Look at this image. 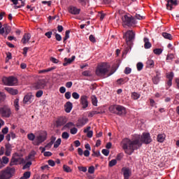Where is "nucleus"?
Here are the masks:
<instances>
[{
  "mask_svg": "<svg viewBox=\"0 0 179 179\" xmlns=\"http://www.w3.org/2000/svg\"><path fill=\"white\" fill-rule=\"evenodd\" d=\"M3 82L4 85H6L7 86H13V85H15V82H16V78L13 76L8 78H3Z\"/></svg>",
  "mask_w": 179,
  "mask_h": 179,
  "instance_id": "12",
  "label": "nucleus"
},
{
  "mask_svg": "<svg viewBox=\"0 0 179 179\" xmlns=\"http://www.w3.org/2000/svg\"><path fill=\"white\" fill-rule=\"evenodd\" d=\"M63 170L65 171V173H71L72 171V169H71V167L68 166L67 165L63 166Z\"/></svg>",
  "mask_w": 179,
  "mask_h": 179,
  "instance_id": "40",
  "label": "nucleus"
},
{
  "mask_svg": "<svg viewBox=\"0 0 179 179\" xmlns=\"http://www.w3.org/2000/svg\"><path fill=\"white\" fill-rule=\"evenodd\" d=\"M61 142H62L61 138H58V139L55 141V144H54V148H55V149H57V148H59V145H61Z\"/></svg>",
  "mask_w": 179,
  "mask_h": 179,
  "instance_id": "42",
  "label": "nucleus"
},
{
  "mask_svg": "<svg viewBox=\"0 0 179 179\" xmlns=\"http://www.w3.org/2000/svg\"><path fill=\"white\" fill-rule=\"evenodd\" d=\"M162 36L164 38H166L167 40H173V36H171V34L167 32L162 33Z\"/></svg>",
  "mask_w": 179,
  "mask_h": 179,
  "instance_id": "28",
  "label": "nucleus"
},
{
  "mask_svg": "<svg viewBox=\"0 0 179 179\" xmlns=\"http://www.w3.org/2000/svg\"><path fill=\"white\" fill-rule=\"evenodd\" d=\"M79 171H83V173H86L87 171V168L86 166H78Z\"/></svg>",
  "mask_w": 179,
  "mask_h": 179,
  "instance_id": "52",
  "label": "nucleus"
},
{
  "mask_svg": "<svg viewBox=\"0 0 179 179\" xmlns=\"http://www.w3.org/2000/svg\"><path fill=\"white\" fill-rule=\"evenodd\" d=\"M166 139V135L165 134H158L157 137V142H159L160 143H163L164 142V140Z\"/></svg>",
  "mask_w": 179,
  "mask_h": 179,
  "instance_id": "26",
  "label": "nucleus"
},
{
  "mask_svg": "<svg viewBox=\"0 0 179 179\" xmlns=\"http://www.w3.org/2000/svg\"><path fill=\"white\" fill-rule=\"evenodd\" d=\"M21 1V5L20 6H15V9H19L20 8H22V6H24L25 3L24 1H23V0H20Z\"/></svg>",
  "mask_w": 179,
  "mask_h": 179,
  "instance_id": "59",
  "label": "nucleus"
},
{
  "mask_svg": "<svg viewBox=\"0 0 179 179\" xmlns=\"http://www.w3.org/2000/svg\"><path fill=\"white\" fill-rule=\"evenodd\" d=\"M124 26H128V27H131L134 24H136V21L135 17L131 15H124L122 17Z\"/></svg>",
  "mask_w": 179,
  "mask_h": 179,
  "instance_id": "5",
  "label": "nucleus"
},
{
  "mask_svg": "<svg viewBox=\"0 0 179 179\" xmlns=\"http://www.w3.org/2000/svg\"><path fill=\"white\" fill-rule=\"evenodd\" d=\"M147 66L148 68H153L155 66V62L152 59H148L147 61Z\"/></svg>",
  "mask_w": 179,
  "mask_h": 179,
  "instance_id": "32",
  "label": "nucleus"
},
{
  "mask_svg": "<svg viewBox=\"0 0 179 179\" xmlns=\"http://www.w3.org/2000/svg\"><path fill=\"white\" fill-rule=\"evenodd\" d=\"M45 36L48 37V38H51V36H52V31H48L45 34Z\"/></svg>",
  "mask_w": 179,
  "mask_h": 179,
  "instance_id": "64",
  "label": "nucleus"
},
{
  "mask_svg": "<svg viewBox=\"0 0 179 179\" xmlns=\"http://www.w3.org/2000/svg\"><path fill=\"white\" fill-rule=\"evenodd\" d=\"M92 156H95L96 157H100L101 154L100 151H94V150H92Z\"/></svg>",
  "mask_w": 179,
  "mask_h": 179,
  "instance_id": "55",
  "label": "nucleus"
},
{
  "mask_svg": "<svg viewBox=\"0 0 179 179\" xmlns=\"http://www.w3.org/2000/svg\"><path fill=\"white\" fill-rule=\"evenodd\" d=\"M30 176H31V173L30 171H27L23 174V177H24L26 179L30 178Z\"/></svg>",
  "mask_w": 179,
  "mask_h": 179,
  "instance_id": "53",
  "label": "nucleus"
},
{
  "mask_svg": "<svg viewBox=\"0 0 179 179\" xmlns=\"http://www.w3.org/2000/svg\"><path fill=\"white\" fill-rule=\"evenodd\" d=\"M136 66H137V71H142V69H143V63L138 62L137 63Z\"/></svg>",
  "mask_w": 179,
  "mask_h": 179,
  "instance_id": "45",
  "label": "nucleus"
},
{
  "mask_svg": "<svg viewBox=\"0 0 179 179\" xmlns=\"http://www.w3.org/2000/svg\"><path fill=\"white\" fill-rule=\"evenodd\" d=\"M19 162H20V163H24V159L21 158L20 155H19V153L17 152H15V154H13L11 158L10 166H15Z\"/></svg>",
  "mask_w": 179,
  "mask_h": 179,
  "instance_id": "6",
  "label": "nucleus"
},
{
  "mask_svg": "<svg viewBox=\"0 0 179 179\" xmlns=\"http://www.w3.org/2000/svg\"><path fill=\"white\" fill-rule=\"evenodd\" d=\"M55 37L57 41H61L62 40V36H61L57 32H55Z\"/></svg>",
  "mask_w": 179,
  "mask_h": 179,
  "instance_id": "49",
  "label": "nucleus"
},
{
  "mask_svg": "<svg viewBox=\"0 0 179 179\" xmlns=\"http://www.w3.org/2000/svg\"><path fill=\"white\" fill-rule=\"evenodd\" d=\"M34 156H36V152L33 151L28 155L29 159H34Z\"/></svg>",
  "mask_w": 179,
  "mask_h": 179,
  "instance_id": "56",
  "label": "nucleus"
},
{
  "mask_svg": "<svg viewBox=\"0 0 179 179\" xmlns=\"http://www.w3.org/2000/svg\"><path fill=\"white\" fill-rule=\"evenodd\" d=\"M92 102L95 107H97V98L96 96H92Z\"/></svg>",
  "mask_w": 179,
  "mask_h": 179,
  "instance_id": "44",
  "label": "nucleus"
},
{
  "mask_svg": "<svg viewBox=\"0 0 179 179\" xmlns=\"http://www.w3.org/2000/svg\"><path fill=\"white\" fill-rule=\"evenodd\" d=\"M70 133L71 134V135H76V134H78V129L76 127L71 129Z\"/></svg>",
  "mask_w": 179,
  "mask_h": 179,
  "instance_id": "50",
  "label": "nucleus"
},
{
  "mask_svg": "<svg viewBox=\"0 0 179 179\" xmlns=\"http://www.w3.org/2000/svg\"><path fill=\"white\" fill-rule=\"evenodd\" d=\"M43 90H38L36 94V96L38 98H40L41 97V96H43Z\"/></svg>",
  "mask_w": 179,
  "mask_h": 179,
  "instance_id": "60",
  "label": "nucleus"
},
{
  "mask_svg": "<svg viewBox=\"0 0 179 179\" xmlns=\"http://www.w3.org/2000/svg\"><path fill=\"white\" fill-rule=\"evenodd\" d=\"M131 72H132V69L129 67H126L124 69V71L125 75H129V73H131Z\"/></svg>",
  "mask_w": 179,
  "mask_h": 179,
  "instance_id": "51",
  "label": "nucleus"
},
{
  "mask_svg": "<svg viewBox=\"0 0 179 179\" xmlns=\"http://www.w3.org/2000/svg\"><path fill=\"white\" fill-rule=\"evenodd\" d=\"M123 38H125L127 44H129L135 38V33L133 31L129 30L124 34Z\"/></svg>",
  "mask_w": 179,
  "mask_h": 179,
  "instance_id": "8",
  "label": "nucleus"
},
{
  "mask_svg": "<svg viewBox=\"0 0 179 179\" xmlns=\"http://www.w3.org/2000/svg\"><path fill=\"white\" fill-rule=\"evenodd\" d=\"M1 162L5 166V164H8V163H9V158H8V157H3Z\"/></svg>",
  "mask_w": 179,
  "mask_h": 179,
  "instance_id": "48",
  "label": "nucleus"
},
{
  "mask_svg": "<svg viewBox=\"0 0 179 179\" xmlns=\"http://www.w3.org/2000/svg\"><path fill=\"white\" fill-rule=\"evenodd\" d=\"M6 99V94L3 92H0V103H2V101H5Z\"/></svg>",
  "mask_w": 179,
  "mask_h": 179,
  "instance_id": "38",
  "label": "nucleus"
},
{
  "mask_svg": "<svg viewBox=\"0 0 179 179\" xmlns=\"http://www.w3.org/2000/svg\"><path fill=\"white\" fill-rule=\"evenodd\" d=\"M62 139H68L69 138V133L64 131L62 134Z\"/></svg>",
  "mask_w": 179,
  "mask_h": 179,
  "instance_id": "47",
  "label": "nucleus"
},
{
  "mask_svg": "<svg viewBox=\"0 0 179 179\" xmlns=\"http://www.w3.org/2000/svg\"><path fill=\"white\" fill-rule=\"evenodd\" d=\"M110 113L116 114V115H125L127 114V108L121 105H113L109 107Z\"/></svg>",
  "mask_w": 179,
  "mask_h": 179,
  "instance_id": "2",
  "label": "nucleus"
},
{
  "mask_svg": "<svg viewBox=\"0 0 179 179\" xmlns=\"http://www.w3.org/2000/svg\"><path fill=\"white\" fill-rule=\"evenodd\" d=\"M66 124V119L64 117H60L56 120V127L57 128L62 127Z\"/></svg>",
  "mask_w": 179,
  "mask_h": 179,
  "instance_id": "16",
  "label": "nucleus"
},
{
  "mask_svg": "<svg viewBox=\"0 0 179 179\" xmlns=\"http://www.w3.org/2000/svg\"><path fill=\"white\" fill-rule=\"evenodd\" d=\"M119 67H120V62H116L115 63H114V64L112 66L111 71L108 75V76H111V75H113V73H114L115 71L118 69Z\"/></svg>",
  "mask_w": 179,
  "mask_h": 179,
  "instance_id": "22",
  "label": "nucleus"
},
{
  "mask_svg": "<svg viewBox=\"0 0 179 179\" xmlns=\"http://www.w3.org/2000/svg\"><path fill=\"white\" fill-rule=\"evenodd\" d=\"M48 163L49 166H51V167H54V166H55V162H54V160H52V159H49L48 161Z\"/></svg>",
  "mask_w": 179,
  "mask_h": 179,
  "instance_id": "62",
  "label": "nucleus"
},
{
  "mask_svg": "<svg viewBox=\"0 0 179 179\" xmlns=\"http://www.w3.org/2000/svg\"><path fill=\"white\" fill-rule=\"evenodd\" d=\"M31 38V35L30 34H24L21 40V43H22V44H27L28 43H29Z\"/></svg>",
  "mask_w": 179,
  "mask_h": 179,
  "instance_id": "19",
  "label": "nucleus"
},
{
  "mask_svg": "<svg viewBox=\"0 0 179 179\" xmlns=\"http://www.w3.org/2000/svg\"><path fill=\"white\" fill-rule=\"evenodd\" d=\"M72 127H75V124H73V122H69L64 126V128L69 129V128H72Z\"/></svg>",
  "mask_w": 179,
  "mask_h": 179,
  "instance_id": "43",
  "label": "nucleus"
},
{
  "mask_svg": "<svg viewBox=\"0 0 179 179\" xmlns=\"http://www.w3.org/2000/svg\"><path fill=\"white\" fill-rule=\"evenodd\" d=\"M0 114L1 117L9 118V117H10V114H12V112L10 111V108H9V107L4 106L0 108Z\"/></svg>",
  "mask_w": 179,
  "mask_h": 179,
  "instance_id": "7",
  "label": "nucleus"
},
{
  "mask_svg": "<svg viewBox=\"0 0 179 179\" xmlns=\"http://www.w3.org/2000/svg\"><path fill=\"white\" fill-rule=\"evenodd\" d=\"M143 41L145 43L144 48H145V50H149V48H152V43L149 41L148 38H144Z\"/></svg>",
  "mask_w": 179,
  "mask_h": 179,
  "instance_id": "25",
  "label": "nucleus"
},
{
  "mask_svg": "<svg viewBox=\"0 0 179 179\" xmlns=\"http://www.w3.org/2000/svg\"><path fill=\"white\" fill-rule=\"evenodd\" d=\"M110 71V65L107 63H102L96 69V76H104Z\"/></svg>",
  "mask_w": 179,
  "mask_h": 179,
  "instance_id": "4",
  "label": "nucleus"
},
{
  "mask_svg": "<svg viewBox=\"0 0 179 179\" xmlns=\"http://www.w3.org/2000/svg\"><path fill=\"white\" fill-rule=\"evenodd\" d=\"M34 98V95L29 92L27 94L23 99V104H27V103H31L33 101V99Z\"/></svg>",
  "mask_w": 179,
  "mask_h": 179,
  "instance_id": "14",
  "label": "nucleus"
},
{
  "mask_svg": "<svg viewBox=\"0 0 179 179\" xmlns=\"http://www.w3.org/2000/svg\"><path fill=\"white\" fill-rule=\"evenodd\" d=\"M139 97H141V94H139L137 92H133L131 94V99L133 100H138V99H139Z\"/></svg>",
  "mask_w": 179,
  "mask_h": 179,
  "instance_id": "31",
  "label": "nucleus"
},
{
  "mask_svg": "<svg viewBox=\"0 0 179 179\" xmlns=\"http://www.w3.org/2000/svg\"><path fill=\"white\" fill-rule=\"evenodd\" d=\"M73 107V104H72V102L67 101L64 105V108H65L66 113H71Z\"/></svg>",
  "mask_w": 179,
  "mask_h": 179,
  "instance_id": "21",
  "label": "nucleus"
},
{
  "mask_svg": "<svg viewBox=\"0 0 179 179\" xmlns=\"http://www.w3.org/2000/svg\"><path fill=\"white\" fill-rule=\"evenodd\" d=\"M46 140L47 136L39 135L36 136L35 141L33 142V145H34V146H39V145H41V143H43V142L45 141Z\"/></svg>",
  "mask_w": 179,
  "mask_h": 179,
  "instance_id": "11",
  "label": "nucleus"
},
{
  "mask_svg": "<svg viewBox=\"0 0 179 179\" xmlns=\"http://www.w3.org/2000/svg\"><path fill=\"white\" fill-rule=\"evenodd\" d=\"M47 86V83H45V80L41 79L38 80L35 84H34V89L35 90H40V89H44Z\"/></svg>",
  "mask_w": 179,
  "mask_h": 179,
  "instance_id": "9",
  "label": "nucleus"
},
{
  "mask_svg": "<svg viewBox=\"0 0 179 179\" xmlns=\"http://www.w3.org/2000/svg\"><path fill=\"white\" fill-rule=\"evenodd\" d=\"M166 9L168 10H173L174 9V6H177L178 5V0H166Z\"/></svg>",
  "mask_w": 179,
  "mask_h": 179,
  "instance_id": "10",
  "label": "nucleus"
},
{
  "mask_svg": "<svg viewBox=\"0 0 179 179\" xmlns=\"http://www.w3.org/2000/svg\"><path fill=\"white\" fill-rule=\"evenodd\" d=\"M15 168L8 166L0 171V179H10L15 176Z\"/></svg>",
  "mask_w": 179,
  "mask_h": 179,
  "instance_id": "3",
  "label": "nucleus"
},
{
  "mask_svg": "<svg viewBox=\"0 0 179 179\" xmlns=\"http://www.w3.org/2000/svg\"><path fill=\"white\" fill-rule=\"evenodd\" d=\"M82 75H83V76H87V77H89V78L93 76V75L92 74V71H90L89 70L83 71L82 73Z\"/></svg>",
  "mask_w": 179,
  "mask_h": 179,
  "instance_id": "30",
  "label": "nucleus"
},
{
  "mask_svg": "<svg viewBox=\"0 0 179 179\" xmlns=\"http://www.w3.org/2000/svg\"><path fill=\"white\" fill-rule=\"evenodd\" d=\"M14 107H15L16 111H19V107H20V106H19V98H17V99H15V101H14Z\"/></svg>",
  "mask_w": 179,
  "mask_h": 179,
  "instance_id": "33",
  "label": "nucleus"
},
{
  "mask_svg": "<svg viewBox=\"0 0 179 179\" xmlns=\"http://www.w3.org/2000/svg\"><path fill=\"white\" fill-rule=\"evenodd\" d=\"M31 166V162H28L27 164L22 167V170H26V169H29Z\"/></svg>",
  "mask_w": 179,
  "mask_h": 179,
  "instance_id": "58",
  "label": "nucleus"
},
{
  "mask_svg": "<svg viewBox=\"0 0 179 179\" xmlns=\"http://www.w3.org/2000/svg\"><path fill=\"white\" fill-rule=\"evenodd\" d=\"M152 138L150 137V134L143 133L141 135H136L134 140H130L129 138H124L122 141V149H124L127 155H131V153L135 150H138L139 148L142 147V143L145 145H149L152 142Z\"/></svg>",
  "mask_w": 179,
  "mask_h": 179,
  "instance_id": "1",
  "label": "nucleus"
},
{
  "mask_svg": "<svg viewBox=\"0 0 179 179\" xmlns=\"http://www.w3.org/2000/svg\"><path fill=\"white\" fill-rule=\"evenodd\" d=\"M152 82L154 85H157L160 82V73H157L156 76L152 78Z\"/></svg>",
  "mask_w": 179,
  "mask_h": 179,
  "instance_id": "27",
  "label": "nucleus"
},
{
  "mask_svg": "<svg viewBox=\"0 0 179 179\" xmlns=\"http://www.w3.org/2000/svg\"><path fill=\"white\" fill-rule=\"evenodd\" d=\"M89 40L91 41V43H96V38L93 35L90 36Z\"/></svg>",
  "mask_w": 179,
  "mask_h": 179,
  "instance_id": "63",
  "label": "nucleus"
},
{
  "mask_svg": "<svg viewBox=\"0 0 179 179\" xmlns=\"http://www.w3.org/2000/svg\"><path fill=\"white\" fill-rule=\"evenodd\" d=\"M78 2L81 6H86L89 3V0H78Z\"/></svg>",
  "mask_w": 179,
  "mask_h": 179,
  "instance_id": "35",
  "label": "nucleus"
},
{
  "mask_svg": "<svg viewBox=\"0 0 179 179\" xmlns=\"http://www.w3.org/2000/svg\"><path fill=\"white\" fill-rule=\"evenodd\" d=\"M75 58H76V57L75 56H72L71 58H64V62L63 63V66H68V65H71V64H72L74 61H75Z\"/></svg>",
  "mask_w": 179,
  "mask_h": 179,
  "instance_id": "20",
  "label": "nucleus"
},
{
  "mask_svg": "<svg viewBox=\"0 0 179 179\" xmlns=\"http://www.w3.org/2000/svg\"><path fill=\"white\" fill-rule=\"evenodd\" d=\"M27 138L29 139V141H34V139H36V135H34V134L33 133H30L27 134Z\"/></svg>",
  "mask_w": 179,
  "mask_h": 179,
  "instance_id": "37",
  "label": "nucleus"
},
{
  "mask_svg": "<svg viewBox=\"0 0 179 179\" xmlns=\"http://www.w3.org/2000/svg\"><path fill=\"white\" fill-rule=\"evenodd\" d=\"M174 58H175L174 54L173 53L168 54L166 56V61H173Z\"/></svg>",
  "mask_w": 179,
  "mask_h": 179,
  "instance_id": "39",
  "label": "nucleus"
},
{
  "mask_svg": "<svg viewBox=\"0 0 179 179\" xmlns=\"http://www.w3.org/2000/svg\"><path fill=\"white\" fill-rule=\"evenodd\" d=\"M69 12L71 15H79L80 13V8H78L76 6H71L69 7Z\"/></svg>",
  "mask_w": 179,
  "mask_h": 179,
  "instance_id": "15",
  "label": "nucleus"
},
{
  "mask_svg": "<svg viewBox=\"0 0 179 179\" xmlns=\"http://www.w3.org/2000/svg\"><path fill=\"white\" fill-rule=\"evenodd\" d=\"M80 103L83 110H85V108H87V107H89V101H87V96L86 95L81 96L80 99Z\"/></svg>",
  "mask_w": 179,
  "mask_h": 179,
  "instance_id": "13",
  "label": "nucleus"
},
{
  "mask_svg": "<svg viewBox=\"0 0 179 179\" xmlns=\"http://www.w3.org/2000/svg\"><path fill=\"white\" fill-rule=\"evenodd\" d=\"M72 97L74 98L75 100H78L80 97V95H79L78 92H73Z\"/></svg>",
  "mask_w": 179,
  "mask_h": 179,
  "instance_id": "54",
  "label": "nucleus"
},
{
  "mask_svg": "<svg viewBox=\"0 0 179 179\" xmlns=\"http://www.w3.org/2000/svg\"><path fill=\"white\" fill-rule=\"evenodd\" d=\"M117 164V159H112L111 161L109 162L108 163V166L109 167H114Z\"/></svg>",
  "mask_w": 179,
  "mask_h": 179,
  "instance_id": "41",
  "label": "nucleus"
},
{
  "mask_svg": "<svg viewBox=\"0 0 179 179\" xmlns=\"http://www.w3.org/2000/svg\"><path fill=\"white\" fill-rule=\"evenodd\" d=\"M5 90L8 92L10 94H12V96H16V94H18L19 91L16 89H13L12 87H5Z\"/></svg>",
  "mask_w": 179,
  "mask_h": 179,
  "instance_id": "23",
  "label": "nucleus"
},
{
  "mask_svg": "<svg viewBox=\"0 0 179 179\" xmlns=\"http://www.w3.org/2000/svg\"><path fill=\"white\" fill-rule=\"evenodd\" d=\"M6 55V62H9V59H12V53H10V52H8Z\"/></svg>",
  "mask_w": 179,
  "mask_h": 179,
  "instance_id": "46",
  "label": "nucleus"
},
{
  "mask_svg": "<svg viewBox=\"0 0 179 179\" xmlns=\"http://www.w3.org/2000/svg\"><path fill=\"white\" fill-rule=\"evenodd\" d=\"M3 27L5 29L6 34H9L10 33L11 28L8 24H4Z\"/></svg>",
  "mask_w": 179,
  "mask_h": 179,
  "instance_id": "34",
  "label": "nucleus"
},
{
  "mask_svg": "<svg viewBox=\"0 0 179 179\" xmlns=\"http://www.w3.org/2000/svg\"><path fill=\"white\" fill-rule=\"evenodd\" d=\"M88 121V119H78L76 127H83V125H85Z\"/></svg>",
  "mask_w": 179,
  "mask_h": 179,
  "instance_id": "24",
  "label": "nucleus"
},
{
  "mask_svg": "<svg viewBox=\"0 0 179 179\" xmlns=\"http://www.w3.org/2000/svg\"><path fill=\"white\" fill-rule=\"evenodd\" d=\"M88 173H90V174H94V166H90L88 168Z\"/></svg>",
  "mask_w": 179,
  "mask_h": 179,
  "instance_id": "57",
  "label": "nucleus"
},
{
  "mask_svg": "<svg viewBox=\"0 0 179 179\" xmlns=\"http://www.w3.org/2000/svg\"><path fill=\"white\" fill-rule=\"evenodd\" d=\"M166 78L168 79L166 85L170 87L173 85V79L174 78V73L170 72L166 73Z\"/></svg>",
  "mask_w": 179,
  "mask_h": 179,
  "instance_id": "17",
  "label": "nucleus"
},
{
  "mask_svg": "<svg viewBox=\"0 0 179 179\" xmlns=\"http://www.w3.org/2000/svg\"><path fill=\"white\" fill-rule=\"evenodd\" d=\"M153 52H154V54H155V55H160V54H162V52H163V49L155 48L153 50Z\"/></svg>",
  "mask_w": 179,
  "mask_h": 179,
  "instance_id": "36",
  "label": "nucleus"
},
{
  "mask_svg": "<svg viewBox=\"0 0 179 179\" xmlns=\"http://www.w3.org/2000/svg\"><path fill=\"white\" fill-rule=\"evenodd\" d=\"M102 153H103V155H104V156H108V155H110V150H108L107 149H103Z\"/></svg>",
  "mask_w": 179,
  "mask_h": 179,
  "instance_id": "61",
  "label": "nucleus"
},
{
  "mask_svg": "<svg viewBox=\"0 0 179 179\" xmlns=\"http://www.w3.org/2000/svg\"><path fill=\"white\" fill-rule=\"evenodd\" d=\"M122 171L123 172L124 178L129 179V177H131V169H129V168L123 167Z\"/></svg>",
  "mask_w": 179,
  "mask_h": 179,
  "instance_id": "18",
  "label": "nucleus"
},
{
  "mask_svg": "<svg viewBox=\"0 0 179 179\" xmlns=\"http://www.w3.org/2000/svg\"><path fill=\"white\" fill-rule=\"evenodd\" d=\"M71 33L70 30H66L65 32V36L64 37V40H63V43L64 44H66V41L68 40V38H69V34Z\"/></svg>",
  "mask_w": 179,
  "mask_h": 179,
  "instance_id": "29",
  "label": "nucleus"
}]
</instances>
